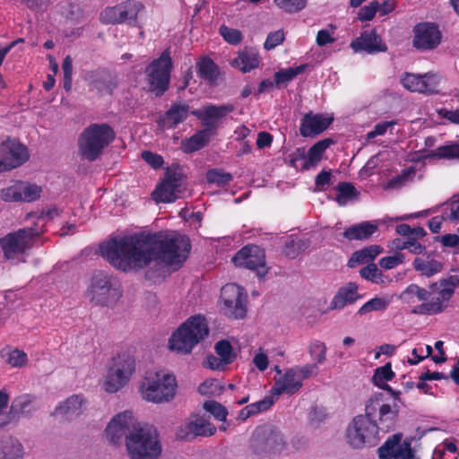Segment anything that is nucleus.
Returning <instances> with one entry per match:
<instances>
[{"label":"nucleus","instance_id":"obj_51","mask_svg":"<svg viewBox=\"0 0 459 459\" xmlns=\"http://www.w3.org/2000/svg\"><path fill=\"white\" fill-rule=\"evenodd\" d=\"M383 396L382 393L372 395L366 403L365 415H362V417L369 418L371 420H377L376 415L382 405L381 402L383 401Z\"/></svg>","mask_w":459,"mask_h":459},{"label":"nucleus","instance_id":"obj_9","mask_svg":"<svg viewBox=\"0 0 459 459\" xmlns=\"http://www.w3.org/2000/svg\"><path fill=\"white\" fill-rule=\"evenodd\" d=\"M172 67L170 52L166 49L145 68L150 91L156 96L163 95L169 89Z\"/></svg>","mask_w":459,"mask_h":459},{"label":"nucleus","instance_id":"obj_6","mask_svg":"<svg viewBox=\"0 0 459 459\" xmlns=\"http://www.w3.org/2000/svg\"><path fill=\"white\" fill-rule=\"evenodd\" d=\"M140 388L145 400L161 403L173 399L177 382L175 377L170 374L149 373L143 377Z\"/></svg>","mask_w":459,"mask_h":459},{"label":"nucleus","instance_id":"obj_40","mask_svg":"<svg viewBox=\"0 0 459 459\" xmlns=\"http://www.w3.org/2000/svg\"><path fill=\"white\" fill-rule=\"evenodd\" d=\"M435 293L438 294V290H432L430 289V284L429 285L428 290L421 288L417 284H411L402 292L400 299H403L407 303L411 302L414 297L420 301H427L429 297Z\"/></svg>","mask_w":459,"mask_h":459},{"label":"nucleus","instance_id":"obj_20","mask_svg":"<svg viewBox=\"0 0 459 459\" xmlns=\"http://www.w3.org/2000/svg\"><path fill=\"white\" fill-rule=\"evenodd\" d=\"M441 41V32L434 23H420L414 27L413 47L419 50L435 49Z\"/></svg>","mask_w":459,"mask_h":459},{"label":"nucleus","instance_id":"obj_48","mask_svg":"<svg viewBox=\"0 0 459 459\" xmlns=\"http://www.w3.org/2000/svg\"><path fill=\"white\" fill-rule=\"evenodd\" d=\"M359 274L363 279L370 281L373 283H383L384 274L380 269H378L376 264L370 263L365 267L359 270Z\"/></svg>","mask_w":459,"mask_h":459},{"label":"nucleus","instance_id":"obj_50","mask_svg":"<svg viewBox=\"0 0 459 459\" xmlns=\"http://www.w3.org/2000/svg\"><path fill=\"white\" fill-rule=\"evenodd\" d=\"M203 408L216 420L221 421L226 420L228 411L221 403L213 400L206 401L204 403Z\"/></svg>","mask_w":459,"mask_h":459},{"label":"nucleus","instance_id":"obj_4","mask_svg":"<svg viewBox=\"0 0 459 459\" xmlns=\"http://www.w3.org/2000/svg\"><path fill=\"white\" fill-rule=\"evenodd\" d=\"M115 132L108 124H91L78 139V152L89 161L96 160L115 139Z\"/></svg>","mask_w":459,"mask_h":459},{"label":"nucleus","instance_id":"obj_46","mask_svg":"<svg viewBox=\"0 0 459 459\" xmlns=\"http://www.w3.org/2000/svg\"><path fill=\"white\" fill-rule=\"evenodd\" d=\"M309 247L307 240L304 239H290L285 243L283 253L290 258H296L300 253L304 252Z\"/></svg>","mask_w":459,"mask_h":459},{"label":"nucleus","instance_id":"obj_45","mask_svg":"<svg viewBox=\"0 0 459 459\" xmlns=\"http://www.w3.org/2000/svg\"><path fill=\"white\" fill-rule=\"evenodd\" d=\"M214 351L217 356L222 359L226 364H231L237 358V353L234 351L230 342L226 340H221L214 345Z\"/></svg>","mask_w":459,"mask_h":459},{"label":"nucleus","instance_id":"obj_14","mask_svg":"<svg viewBox=\"0 0 459 459\" xmlns=\"http://www.w3.org/2000/svg\"><path fill=\"white\" fill-rule=\"evenodd\" d=\"M39 233L33 228H23L0 238V247L7 259L13 258L17 254H23L30 249L34 237Z\"/></svg>","mask_w":459,"mask_h":459},{"label":"nucleus","instance_id":"obj_27","mask_svg":"<svg viewBox=\"0 0 459 459\" xmlns=\"http://www.w3.org/2000/svg\"><path fill=\"white\" fill-rule=\"evenodd\" d=\"M214 134L209 127L199 130L191 137L182 140L181 148L186 153L199 151L209 143Z\"/></svg>","mask_w":459,"mask_h":459},{"label":"nucleus","instance_id":"obj_41","mask_svg":"<svg viewBox=\"0 0 459 459\" xmlns=\"http://www.w3.org/2000/svg\"><path fill=\"white\" fill-rule=\"evenodd\" d=\"M2 359L5 363L13 368H22L28 363L27 354L19 349L11 350L10 347H5L0 351Z\"/></svg>","mask_w":459,"mask_h":459},{"label":"nucleus","instance_id":"obj_52","mask_svg":"<svg viewBox=\"0 0 459 459\" xmlns=\"http://www.w3.org/2000/svg\"><path fill=\"white\" fill-rule=\"evenodd\" d=\"M233 177L230 173L223 172L219 169H210L206 173V179L208 183L216 184L220 186L228 185Z\"/></svg>","mask_w":459,"mask_h":459},{"label":"nucleus","instance_id":"obj_43","mask_svg":"<svg viewBox=\"0 0 459 459\" xmlns=\"http://www.w3.org/2000/svg\"><path fill=\"white\" fill-rule=\"evenodd\" d=\"M129 379L108 368L106 380L103 383V389L110 394L121 389Z\"/></svg>","mask_w":459,"mask_h":459},{"label":"nucleus","instance_id":"obj_58","mask_svg":"<svg viewBox=\"0 0 459 459\" xmlns=\"http://www.w3.org/2000/svg\"><path fill=\"white\" fill-rule=\"evenodd\" d=\"M414 176L415 170L413 168L403 169L400 175L394 177L388 181L386 188H399L407 181L411 180Z\"/></svg>","mask_w":459,"mask_h":459},{"label":"nucleus","instance_id":"obj_10","mask_svg":"<svg viewBox=\"0 0 459 459\" xmlns=\"http://www.w3.org/2000/svg\"><path fill=\"white\" fill-rule=\"evenodd\" d=\"M377 420L358 415L353 418L352 423L347 428V442L354 448L364 446H374L378 442Z\"/></svg>","mask_w":459,"mask_h":459},{"label":"nucleus","instance_id":"obj_21","mask_svg":"<svg viewBox=\"0 0 459 459\" xmlns=\"http://www.w3.org/2000/svg\"><path fill=\"white\" fill-rule=\"evenodd\" d=\"M209 416H195L185 428L177 432V437L184 440H191L198 436L211 437L216 432V427L209 420Z\"/></svg>","mask_w":459,"mask_h":459},{"label":"nucleus","instance_id":"obj_63","mask_svg":"<svg viewBox=\"0 0 459 459\" xmlns=\"http://www.w3.org/2000/svg\"><path fill=\"white\" fill-rule=\"evenodd\" d=\"M285 35L283 30H279L273 32H270L264 42V48L266 50H271L281 44L284 41Z\"/></svg>","mask_w":459,"mask_h":459},{"label":"nucleus","instance_id":"obj_26","mask_svg":"<svg viewBox=\"0 0 459 459\" xmlns=\"http://www.w3.org/2000/svg\"><path fill=\"white\" fill-rule=\"evenodd\" d=\"M188 112V104L182 101L175 102L166 111L165 115L160 118L159 124L163 127L174 128L187 118Z\"/></svg>","mask_w":459,"mask_h":459},{"label":"nucleus","instance_id":"obj_11","mask_svg":"<svg viewBox=\"0 0 459 459\" xmlns=\"http://www.w3.org/2000/svg\"><path fill=\"white\" fill-rule=\"evenodd\" d=\"M183 174L178 164L167 168L163 180L152 192V199L156 203H171L182 197L185 187L182 186Z\"/></svg>","mask_w":459,"mask_h":459},{"label":"nucleus","instance_id":"obj_2","mask_svg":"<svg viewBox=\"0 0 459 459\" xmlns=\"http://www.w3.org/2000/svg\"><path fill=\"white\" fill-rule=\"evenodd\" d=\"M126 446L130 459H158L162 451L157 429L143 422L133 428Z\"/></svg>","mask_w":459,"mask_h":459},{"label":"nucleus","instance_id":"obj_49","mask_svg":"<svg viewBox=\"0 0 459 459\" xmlns=\"http://www.w3.org/2000/svg\"><path fill=\"white\" fill-rule=\"evenodd\" d=\"M394 373L392 371L391 363L388 362L383 367H379L375 370L372 377V382L377 386L386 385L385 381H390L394 378Z\"/></svg>","mask_w":459,"mask_h":459},{"label":"nucleus","instance_id":"obj_42","mask_svg":"<svg viewBox=\"0 0 459 459\" xmlns=\"http://www.w3.org/2000/svg\"><path fill=\"white\" fill-rule=\"evenodd\" d=\"M336 190L338 195L335 197V201L340 205H345L349 201L357 200L359 195L355 186L349 182H341L336 186Z\"/></svg>","mask_w":459,"mask_h":459},{"label":"nucleus","instance_id":"obj_5","mask_svg":"<svg viewBox=\"0 0 459 459\" xmlns=\"http://www.w3.org/2000/svg\"><path fill=\"white\" fill-rule=\"evenodd\" d=\"M287 446L286 440L281 432L274 426L264 424L254 430L249 449L259 458H268L280 454Z\"/></svg>","mask_w":459,"mask_h":459},{"label":"nucleus","instance_id":"obj_33","mask_svg":"<svg viewBox=\"0 0 459 459\" xmlns=\"http://www.w3.org/2000/svg\"><path fill=\"white\" fill-rule=\"evenodd\" d=\"M377 230V226L369 221L353 225L344 230L343 237L349 240H364L369 238Z\"/></svg>","mask_w":459,"mask_h":459},{"label":"nucleus","instance_id":"obj_36","mask_svg":"<svg viewBox=\"0 0 459 459\" xmlns=\"http://www.w3.org/2000/svg\"><path fill=\"white\" fill-rule=\"evenodd\" d=\"M383 252V247L378 245H372L354 252L348 262L349 267H354L356 264H364L372 262L379 254Z\"/></svg>","mask_w":459,"mask_h":459},{"label":"nucleus","instance_id":"obj_39","mask_svg":"<svg viewBox=\"0 0 459 459\" xmlns=\"http://www.w3.org/2000/svg\"><path fill=\"white\" fill-rule=\"evenodd\" d=\"M412 265L415 271L420 272L421 275L428 278L442 272L444 269V264L436 259L425 261L422 258L417 257L414 259Z\"/></svg>","mask_w":459,"mask_h":459},{"label":"nucleus","instance_id":"obj_61","mask_svg":"<svg viewBox=\"0 0 459 459\" xmlns=\"http://www.w3.org/2000/svg\"><path fill=\"white\" fill-rule=\"evenodd\" d=\"M379 4L377 1L371 2L368 5H365L358 13V19L361 22L371 21L377 12Z\"/></svg>","mask_w":459,"mask_h":459},{"label":"nucleus","instance_id":"obj_35","mask_svg":"<svg viewBox=\"0 0 459 459\" xmlns=\"http://www.w3.org/2000/svg\"><path fill=\"white\" fill-rule=\"evenodd\" d=\"M397 416L398 409L396 405L392 409L389 404H382L377 412L378 430L389 431L394 427Z\"/></svg>","mask_w":459,"mask_h":459},{"label":"nucleus","instance_id":"obj_32","mask_svg":"<svg viewBox=\"0 0 459 459\" xmlns=\"http://www.w3.org/2000/svg\"><path fill=\"white\" fill-rule=\"evenodd\" d=\"M357 291L358 285L354 282H348L338 290L331 303V307L340 309L348 303L355 302L359 298Z\"/></svg>","mask_w":459,"mask_h":459},{"label":"nucleus","instance_id":"obj_38","mask_svg":"<svg viewBox=\"0 0 459 459\" xmlns=\"http://www.w3.org/2000/svg\"><path fill=\"white\" fill-rule=\"evenodd\" d=\"M198 74L201 78L206 80L211 85H216L219 76V68L217 65L210 58L204 57L197 63Z\"/></svg>","mask_w":459,"mask_h":459},{"label":"nucleus","instance_id":"obj_31","mask_svg":"<svg viewBox=\"0 0 459 459\" xmlns=\"http://www.w3.org/2000/svg\"><path fill=\"white\" fill-rule=\"evenodd\" d=\"M333 143L334 141L332 138H325L312 145L306 155L307 159L302 164V169L307 170L316 167L321 161L325 150Z\"/></svg>","mask_w":459,"mask_h":459},{"label":"nucleus","instance_id":"obj_22","mask_svg":"<svg viewBox=\"0 0 459 459\" xmlns=\"http://www.w3.org/2000/svg\"><path fill=\"white\" fill-rule=\"evenodd\" d=\"M235 108L232 104H223L221 106L208 105L204 106L203 109L193 110L192 115L201 120L205 127L211 128L215 133L217 128L216 121L226 117Z\"/></svg>","mask_w":459,"mask_h":459},{"label":"nucleus","instance_id":"obj_19","mask_svg":"<svg viewBox=\"0 0 459 459\" xmlns=\"http://www.w3.org/2000/svg\"><path fill=\"white\" fill-rule=\"evenodd\" d=\"M401 83L410 91H415L425 94H437L438 79L432 74L423 75L405 73L401 79Z\"/></svg>","mask_w":459,"mask_h":459},{"label":"nucleus","instance_id":"obj_16","mask_svg":"<svg viewBox=\"0 0 459 459\" xmlns=\"http://www.w3.org/2000/svg\"><path fill=\"white\" fill-rule=\"evenodd\" d=\"M143 8L142 3L129 0L104 9L100 13V21L104 23L116 24L129 20V24L138 26L136 18Z\"/></svg>","mask_w":459,"mask_h":459},{"label":"nucleus","instance_id":"obj_60","mask_svg":"<svg viewBox=\"0 0 459 459\" xmlns=\"http://www.w3.org/2000/svg\"><path fill=\"white\" fill-rule=\"evenodd\" d=\"M64 73V89L69 91L72 88L73 58L67 55L62 63Z\"/></svg>","mask_w":459,"mask_h":459},{"label":"nucleus","instance_id":"obj_59","mask_svg":"<svg viewBox=\"0 0 459 459\" xmlns=\"http://www.w3.org/2000/svg\"><path fill=\"white\" fill-rule=\"evenodd\" d=\"M220 33L228 43L232 45L238 44L242 40V33L237 29L221 25L220 28Z\"/></svg>","mask_w":459,"mask_h":459},{"label":"nucleus","instance_id":"obj_24","mask_svg":"<svg viewBox=\"0 0 459 459\" xmlns=\"http://www.w3.org/2000/svg\"><path fill=\"white\" fill-rule=\"evenodd\" d=\"M333 121V117H325L322 114L314 115L312 112H308L301 119L300 134L303 137L316 136L326 130Z\"/></svg>","mask_w":459,"mask_h":459},{"label":"nucleus","instance_id":"obj_56","mask_svg":"<svg viewBox=\"0 0 459 459\" xmlns=\"http://www.w3.org/2000/svg\"><path fill=\"white\" fill-rule=\"evenodd\" d=\"M275 4L286 13H294L303 10L307 0H274Z\"/></svg>","mask_w":459,"mask_h":459},{"label":"nucleus","instance_id":"obj_23","mask_svg":"<svg viewBox=\"0 0 459 459\" xmlns=\"http://www.w3.org/2000/svg\"><path fill=\"white\" fill-rule=\"evenodd\" d=\"M351 48L355 52L364 51L368 54L385 52L386 45L382 41L376 30H364L360 36L351 42Z\"/></svg>","mask_w":459,"mask_h":459},{"label":"nucleus","instance_id":"obj_30","mask_svg":"<svg viewBox=\"0 0 459 459\" xmlns=\"http://www.w3.org/2000/svg\"><path fill=\"white\" fill-rule=\"evenodd\" d=\"M108 368L129 379L135 368V359L129 352L124 351L112 359Z\"/></svg>","mask_w":459,"mask_h":459},{"label":"nucleus","instance_id":"obj_1","mask_svg":"<svg viewBox=\"0 0 459 459\" xmlns=\"http://www.w3.org/2000/svg\"><path fill=\"white\" fill-rule=\"evenodd\" d=\"M189 238L177 233L139 234L110 238L100 246L101 255L124 272L156 264H180L190 250Z\"/></svg>","mask_w":459,"mask_h":459},{"label":"nucleus","instance_id":"obj_8","mask_svg":"<svg viewBox=\"0 0 459 459\" xmlns=\"http://www.w3.org/2000/svg\"><path fill=\"white\" fill-rule=\"evenodd\" d=\"M459 284V275H451L446 279L430 284L432 290H438V296L433 301L424 302L415 307L411 313L420 315H437L442 313L446 307L449 299Z\"/></svg>","mask_w":459,"mask_h":459},{"label":"nucleus","instance_id":"obj_47","mask_svg":"<svg viewBox=\"0 0 459 459\" xmlns=\"http://www.w3.org/2000/svg\"><path fill=\"white\" fill-rule=\"evenodd\" d=\"M428 157L439 159H459V143L439 146L436 151L431 152Z\"/></svg>","mask_w":459,"mask_h":459},{"label":"nucleus","instance_id":"obj_17","mask_svg":"<svg viewBox=\"0 0 459 459\" xmlns=\"http://www.w3.org/2000/svg\"><path fill=\"white\" fill-rule=\"evenodd\" d=\"M139 423L131 411H124L117 414L112 419L106 428V435L110 442L114 444L120 443L122 438L125 437L126 444L127 443V437L132 432L133 428H136Z\"/></svg>","mask_w":459,"mask_h":459},{"label":"nucleus","instance_id":"obj_25","mask_svg":"<svg viewBox=\"0 0 459 459\" xmlns=\"http://www.w3.org/2000/svg\"><path fill=\"white\" fill-rule=\"evenodd\" d=\"M302 386L300 377L298 376V371L294 368H290L286 373L275 381L272 394L281 395L282 394H293L298 392Z\"/></svg>","mask_w":459,"mask_h":459},{"label":"nucleus","instance_id":"obj_18","mask_svg":"<svg viewBox=\"0 0 459 459\" xmlns=\"http://www.w3.org/2000/svg\"><path fill=\"white\" fill-rule=\"evenodd\" d=\"M403 435L398 433L388 438L383 446L377 449L380 459H412L413 451L409 441L401 443Z\"/></svg>","mask_w":459,"mask_h":459},{"label":"nucleus","instance_id":"obj_12","mask_svg":"<svg viewBox=\"0 0 459 459\" xmlns=\"http://www.w3.org/2000/svg\"><path fill=\"white\" fill-rule=\"evenodd\" d=\"M221 299L223 313L232 319H242L247 315V293L240 286L231 283L221 288Z\"/></svg>","mask_w":459,"mask_h":459},{"label":"nucleus","instance_id":"obj_57","mask_svg":"<svg viewBox=\"0 0 459 459\" xmlns=\"http://www.w3.org/2000/svg\"><path fill=\"white\" fill-rule=\"evenodd\" d=\"M22 201L32 202L40 196L41 187L32 184H20Z\"/></svg>","mask_w":459,"mask_h":459},{"label":"nucleus","instance_id":"obj_44","mask_svg":"<svg viewBox=\"0 0 459 459\" xmlns=\"http://www.w3.org/2000/svg\"><path fill=\"white\" fill-rule=\"evenodd\" d=\"M306 67V65H301L296 67H289L287 69L278 71L274 74L275 85L280 88L282 84H286L293 80L298 74L303 73Z\"/></svg>","mask_w":459,"mask_h":459},{"label":"nucleus","instance_id":"obj_37","mask_svg":"<svg viewBox=\"0 0 459 459\" xmlns=\"http://www.w3.org/2000/svg\"><path fill=\"white\" fill-rule=\"evenodd\" d=\"M35 401L36 397L28 394L15 397L12 402L8 417H13L15 420L16 416L30 413V407Z\"/></svg>","mask_w":459,"mask_h":459},{"label":"nucleus","instance_id":"obj_64","mask_svg":"<svg viewBox=\"0 0 459 459\" xmlns=\"http://www.w3.org/2000/svg\"><path fill=\"white\" fill-rule=\"evenodd\" d=\"M274 403L273 396H265L261 401L247 405L252 411L253 415L268 410Z\"/></svg>","mask_w":459,"mask_h":459},{"label":"nucleus","instance_id":"obj_54","mask_svg":"<svg viewBox=\"0 0 459 459\" xmlns=\"http://www.w3.org/2000/svg\"><path fill=\"white\" fill-rule=\"evenodd\" d=\"M223 391V385L216 379H208L202 383L198 387V392L202 395L216 396Z\"/></svg>","mask_w":459,"mask_h":459},{"label":"nucleus","instance_id":"obj_3","mask_svg":"<svg viewBox=\"0 0 459 459\" xmlns=\"http://www.w3.org/2000/svg\"><path fill=\"white\" fill-rule=\"evenodd\" d=\"M208 334L209 328L205 318L200 315L193 316L173 333L169 340V346L178 353L189 354Z\"/></svg>","mask_w":459,"mask_h":459},{"label":"nucleus","instance_id":"obj_15","mask_svg":"<svg viewBox=\"0 0 459 459\" xmlns=\"http://www.w3.org/2000/svg\"><path fill=\"white\" fill-rule=\"evenodd\" d=\"M29 159L28 150L16 139L7 138L0 143V172L15 169Z\"/></svg>","mask_w":459,"mask_h":459},{"label":"nucleus","instance_id":"obj_13","mask_svg":"<svg viewBox=\"0 0 459 459\" xmlns=\"http://www.w3.org/2000/svg\"><path fill=\"white\" fill-rule=\"evenodd\" d=\"M232 262L238 267L255 271L259 278H264L268 273L264 250L256 245L242 247L232 257Z\"/></svg>","mask_w":459,"mask_h":459},{"label":"nucleus","instance_id":"obj_34","mask_svg":"<svg viewBox=\"0 0 459 459\" xmlns=\"http://www.w3.org/2000/svg\"><path fill=\"white\" fill-rule=\"evenodd\" d=\"M0 452L5 459H22L24 448L15 437L8 436L0 440Z\"/></svg>","mask_w":459,"mask_h":459},{"label":"nucleus","instance_id":"obj_55","mask_svg":"<svg viewBox=\"0 0 459 459\" xmlns=\"http://www.w3.org/2000/svg\"><path fill=\"white\" fill-rule=\"evenodd\" d=\"M389 304V301L382 298H374L366 302L358 311L359 315H365L371 311H383Z\"/></svg>","mask_w":459,"mask_h":459},{"label":"nucleus","instance_id":"obj_62","mask_svg":"<svg viewBox=\"0 0 459 459\" xmlns=\"http://www.w3.org/2000/svg\"><path fill=\"white\" fill-rule=\"evenodd\" d=\"M20 184L11 186L1 191V198L5 202H21Z\"/></svg>","mask_w":459,"mask_h":459},{"label":"nucleus","instance_id":"obj_53","mask_svg":"<svg viewBox=\"0 0 459 459\" xmlns=\"http://www.w3.org/2000/svg\"><path fill=\"white\" fill-rule=\"evenodd\" d=\"M394 247L396 250L410 249L413 254H421L425 251L426 247L420 243L417 242L415 238H409L406 241L396 238L393 241Z\"/></svg>","mask_w":459,"mask_h":459},{"label":"nucleus","instance_id":"obj_28","mask_svg":"<svg viewBox=\"0 0 459 459\" xmlns=\"http://www.w3.org/2000/svg\"><path fill=\"white\" fill-rule=\"evenodd\" d=\"M259 56L254 48H245L238 52L236 58L232 59L230 65L243 73L250 72L259 66Z\"/></svg>","mask_w":459,"mask_h":459},{"label":"nucleus","instance_id":"obj_7","mask_svg":"<svg viewBox=\"0 0 459 459\" xmlns=\"http://www.w3.org/2000/svg\"><path fill=\"white\" fill-rule=\"evenodd\" d=\"M121 296L116 281L110 275L103 271L93 273L88 290V298L92 304L113 307Z\"/></svg>","mask_w":459,"mask_h":459},{"label":"nucleus","instance_id":"obj_29","mask_svg":"<svg viewBox=\"0 0 459 459\" xmlns=\"http://www.w3.org/2000/svg\"><path fill=\"white\" fill-rule=\"evenodd\" d=\"M84 403L85 399L83 396L80 394H74L56 406L51 415H62L66 419H71L82 413V407Z\"/></svg>","mask_w":459,"mask_h":459}]
</instances>
